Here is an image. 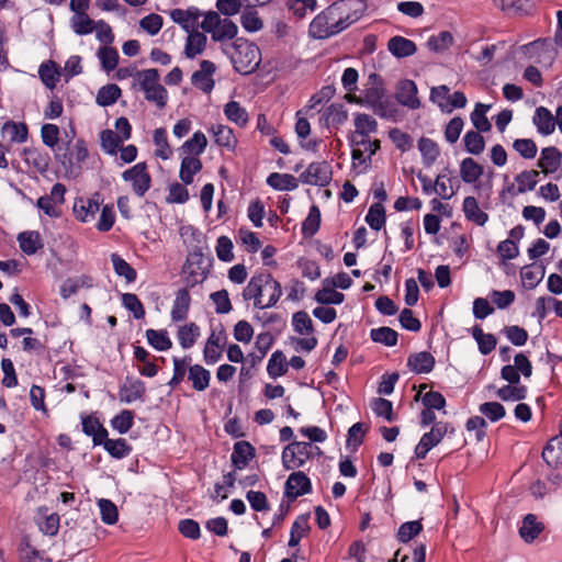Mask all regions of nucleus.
Instances as JSON below:
<instances>
[{
  "label": "nucleus",
  "instance_id": "473e14b6",
  "mask_svg": "<svg viewBox=\"0 0 562 562\" xmlns=\"http://www.w3.org/2000/svg\"><path fill=\"white\" fill-rule=\"evenodd\" d=\"M1 135L12 143L22 144L26 142L29 131L25 123L8 121L1 127Z\"/></svg>",
  "mask_w": 562,
  "mask_h": 562
},
{
  "label": "nucleus",
  "instance_id": "f8f14e48",
  "mask_svg": "<svg viewBox=\"0 0 562 562\" xmlns=\"http://www.w3.org/2000/svg\"><path fill=\"white\" fill-rule=\"evenodd\" d=\"M97 196H99L97 194ZM100 211V201L98 198L80 196L75 200L72 212L77 221L81 223H90L95 218Z\"/></svg>",
  "mask_w": 562,
  "mask_h": 562
},
{
  "label": "nucleus",
  "instance_id": "09e8293b",
  "mask_svg": "<svg viewBox=\"0 0 562 562\" xmlns=\"http://www.w3.org/2000/svg\"><path fill=\"white\" fill-rule=\"evenodd\" d=\"M418 149L422 154L423 164L426 167L432 166L440 153L438 145L432 139L426 137H422L418 140Z\"/></svg>",
  "mask_w": 562,
  "mask_h": 562
},
{
  "label": "nucleus",
  "instance_id": "b1692460",
  "mask_svg": "<svg viewBox=\"0 0 562 562\" xmlns=\"http://www.w3.org/2000/svg\"><path fill=\"white\" fill-rule=\"evenodd\" d=\"M396 98L401 104L409 109H417L420 105L417 98V87L412 80H403L400 82Z\"/></svg>",
  "mask_w": 562,
  "mask_h": 562
},
{
  "label": "nucleus",
  "instance_id": "5fc2aeb1",
  "mask_svg": "<svg viewBox=\"0 0 562 562\" xmlns=\"http://www.w3.org/2000/svg\"><path fill=\"white\" fill-rule=\"evenodd\" d=\"M95 23L88 13L72 14L70 19L71 30L77 35H88L94 31Z\"/></svg>",
  "mask_w": 562,
  "mask_h": 562
},
{
  "label": "nucleus",
  "instance_id": "0eeeda50",
  "mask_svg": "<svg viewBox=\"0 0 562 562\" xmlns=\"http://www.w3.org/2000/svg\"><path fill=\"white\" fill-rule=\"evenodd\" d=\"M310 442L294 441L282 451V465L286 470H295L304 465L311 457Z\"/></svg>",
  "mask_w": 562,
  "mask_h": 562
},
{
  "label": "nucleus",
  "instance_id": "393cba45",
  "mask_svg": "<svg viewBox=\"0 0 562 562\" xmlns=\"http://www.w3.org/2000/svg\"><path fill=\"white\" fill-rule=\"evenodd\" d=\"M532 122L539 134L543 136L551 135L555 130V120L552 113L544 106H539L535 111Z\"/></svg>",
  "mask_w": 562,
  "mask_h": 562
},
{
  "label": "nucleus",
  "instance_id": "bb28decb",
  "mask_svg": "<svg viewBox=\"0 0 562 562\" xmlns=\"http://www.w3.org/2000/svg\"><path fill=\"white\" fill-rule=\"evenodd\" d=\"M207 44V37L203 32L195 31L188 33L186 45H184V55L189 59H193L196 56L201 55Z\"/></svg>",
  "mask_w": 562,
  "mask_h": 562
},
{
  "label": "nucleus",
  "instance_id": "a878e982",
  "mask_svg": "<svg viewBox=\"0 0 562 562\" xmlns=\"http://www.w3.org/2000/svg\"><path fill=\"white\" fill-rule=\"evenodd\" d=\"M284 7L293 19L302 21L317 9V0H285Z\"/></svg>",
  "mask_w": 562,
  "mask_h": 562
},
{
  "label": "nucleus",
  "instance_id": "f704fd0d",
  "mask_svg": "<svg viewBox=\"0 0 562 562\" xmlns=\"http://www.w3.org/2000/svg\"><path fill=\"white\" fill-rule=\"evenodd\" d=\"M322 119L327 127H338L347 121L348 112L342 104L333 103L324 110Z\"/></svg>",
  "mask_w": 562,
  "mask_h": 562
},
{
  "label": "nucleus",
  "instance_id": "69168bd1",
  "mask_svg": "<svg viewBox=\"0 0 562 562\" xmlns=\"http://www.w3.org/2000/svg\"><path fill=\"white\" fill-rule=\"evenodd\" d=\"M452 35L447 31H442L437 35L430 36L427 41V46L435 53H442L447 50L452 45Z\"/></svg>",
  "mask_w": 562,
  "mask_h": 562
},
{
  "label": "nucleus",
  "instance_id": "2eb2a0df",
  "mask_svg": "<svg viewBox=\"0 0 562 562\" xmlns=\"http://www.w3.org/2000/svg\"><path fill=\"white\" fill-rule=\"evenodd\" d=\"M225 340L226 336L223 330L211 333L203 350L206 364H215L222 358Z\"/></svg>",
  "mask_w": 562,
  "mask_h": 562
},
{
  "label": "nucleus",
  "instance_id": "bf43d9fd",
  "mask_svg": "<svg viewBox=\"0 0 562 562\" xmlns=\"http://www.w3.org/2000/svg\"><path fill=\"white\" fill-rule=\"evenodd\" d=\"M539 171L525 170L516 176L517 193H525L531 191L538 183Z\"/></svg>",
  "mask_w": 562,
  "mask_h": 562
},
{
  "label": "nucleus",
  "instance_id": "cd10ccee",
  "mask_svg": "<svg viewBox=\"0 0 562 562\" xmlns=\"http://www.w3.org/2000/svg\"><path fill=\"white\" fill-rule=\"evenodd\" d=\"M207 146V138L201 131L193 133L179 148V155L199 157Z\"/></svg>",
  "mask_w": 562,
  "mask_h": 562
},
{
  "label": "nucleus",
  "instance_id": "20e7f679",
  "mask_svg": "<svg viewBox=\"0 0 562 562\" xmlns=\"http://www.w3.org/2000/svg\"><path fill=\"white\" fill-rule=\"evenodd\" d=\"M133 86L143 91L145 99L162 109L168 102V92L160 83L159 71L155 68L137 70L134 75Z\"/></svg>",
  "mask_w": 562,
  "mask_h": 562
},
{
  "label": "nucleus",
  "instance_id": "7ed1b4c3",
  "mask_svg": "<svg viewBox=\"0 0 562 562\" xmlns=\"http://www.w3.org/2000/svg\"><path fill=\"white\" fill-rule=\"evenodd\" d=\"M355 130L349 140L351 146H363L372 156L380 148V140L375 137L378 134V122L370 114L356 113L353 116Z\"/></svg>",
  "mask_w": 562,
  "mask_h": 562
},
{
  "label": "nucleus",
  "instance_id": "ddd939ff",
  "mask_svg": "<svg viewBox=\"0 0 562 562\" xmlns=\"http://www.w3.org/2000/svg\"><path fill=\"white\" fill-rule=\"evenodd\" d=\"M216 71V66L210 60H202L200 69L194 71L191 77L192 85L205 93H210L215 85L213 75Z\"/></svg>",
  "mask_w": 562,
  "mask_h": 562
},
{
  "label": "nucleus",
  "instance_id": "a18cd8bd",
  "mask_svg": "<svg viewBox=\"0 0 562 562\" xmlns=\"http://www.w3.org/2000/svg\"><path fill=\"white\" fill-rule=\"evenodd\" d=\"M153 140L155 144V156L168 160L172 156V148L168 143L167 132L165 128L159 127L154 131Z\"/></svg>",
  "mask_w": 562,
  "mask_h": 562
},
{
  "label": "nucleus",
  "instance_id": "864d4df0",
  "mask_svg": "<svg viewBox=\"0 0 562 562\" xmlns=\"http://www.w3.org/2000/svg\"><path fill=\"white\" fill-rule=\"evenodd\" d=\"M111 262L113 265L115 273L120 277H123L126 280V282L131 283L136 280V270L121 256H119L117 254H112Z\"/></svg>",
  "mask_w": 562,
  "mask_h": 562
},
{
  "label": "nucleus",
  "instance_id": "4c0bfd02",
  "mask_svg": "<svg viewBox=\"0 0 562 562\" xmlns=\"http://www.w3.org/2000/svg\"><path fill=\"white\" fill-rule=\"evenodd\" d=\"M267 183L274 190L293 191L297 188V179L290 173L272 172L267 178Z\"/></svg>",
  "mask_w": 562,
  "mask_h": 562
},
{
  "label": "nucleus",
  "instance_id": "dca6fc26",
  "mask_svg": "<svg viewBox=\"0 0 562 562\" xmlns=\"http://www.w3.org/2000/svg\"><path fill=\"white\" fill-rule=\"evenodd\" d=\"M209 132L217 146L225 148L231 153L235 151L238 140L234 131L229 126L224 124H214L210 127Z\"/></svg>",
  "mask_w": 562,
  "mask_h": 562
},
{
  "label": "nucleus",
  "instance_id": "ea45409f",
  "mask_svg": "<svg viewBox=\"0 0 562 562\" xmlns=\"http://www.w3.org/2000/svg\"><path fill=\"white\" fill-rule=\"evenodd\" d=\"M491 105L484 103H476L474 110L470 114L471 122L475 127V131L481 133L490 132L492 128V124L488 121L486 113L488 112Z\"/></svg>",
  "mask_w": 562,
  "mask_h": 562
},
{
  "label": "nucleus",
  "instance_id": "39448f33",
  "mask_svg": "<svg viewBox=\"0 0 562 562\" xmlns=\"http://www.w3.org/2000/svg\"><path fill=\"white\" fill-rule=\"evenodd\" d=\"M347 26L334 4L319 12L310 23L308 35L315 40H325L346 30Z\"/></svg>",
  "mask_w": 562,
  "mask_h": 562
},
{
  "label": "nucleus",
  "instance_id": "f3484780",
  "mask_svg": "<svg viewBox=\"0 0 562 562\" xmlns=\"http://www.w3.org/2000/svg\"><path fill=\"white\" fill-rule=\"evenodd\" d=\"M462 212L467 221L484 226L488 221V214L480 206L475 196L469 195L463 199Z\"/></svg>",
  "mask_w": 562,
  "mask_h": 562
},
{
  "label": "nucleus",
  "instance_id": "f03ea898",
  "mask_svg": "<svg viewBox=\"0 0 562 562\" xmlns=\"http://www.w3.org/2000/svg\"><path fill=\"white\" fill-rule=\"evenodd\" d=\"M222 49L239 74H251L261 63L259 47L245 38H236L232 44L223 45Z\"/></svg>",
  "mask_w": 562,
  "mask_h": 562
},
{
  "label": "nucleus",
  "instance_id": "052dcab7",
  "mask_svg": "<svg viewBox=\"0 0 562 562\" xmlns=\"http://www.w3.org/2000/svg\"><path fill=\"white\" fill-rule=\"evenodd\" d=\"M367 224L374 231H380L385 224V210L381 203L370 206L366 215Z\"/></svg>",
  "mask_w": 562,
  "mask_h": 562
},
{
  "label": "nucleus",
  "instance_id": "6ab92c4d",
  "mask_svg": "<svg viewBox=\"0 0 562 562\" xmlns=\"http://www.w3.org/2000/svg\"><path fill=\"white\" fill-rule=\"evenodd\" d=\"M562 161V154L559 148L554 146L546 147L541 150L540 158L538 160V167L544 175L555 172Z\"/></svg>",
  "mask_w": 562,
  "mask_h": 562
},
{
  "label": "nucleus",
  "instance_id": "423d86ee",
  "mask_svg": "<svg viewBox=\"0 0 562 562\" xmlns=\"http://www.w3.org/2000/svg\"><path fill=\"white\" fill-rule=\"evenodd\" d=\"M200 26L214 42L220 43L234 40L238 33V27L232 20L222 19L215 11L205 12Z\"/></svg>",
  "mask_w": 562,
  "mask_h": 562
},
{
  "label": "nucleus",
  "instance_id": "aec40b11",
  "mask_svg": "<svg viewBox=\"0 0 562 562\" xmlns=\"http://www.w3.org/2000/svg\"><path fill=\"white\" fill-rule=\"evenodd\" d=\"M191 305V296L187 289H180L176 293L175 301L172 303L170 317L175 323L184 321L188 317Z\"/></svg>",
  "mask_w": 562,
  "mask_h": 562
},
{
  "label": "nucleus",
  "instance_id": "e433bc0d",
  "mask_svg": "<svg viewBox=\"0 0 562 562\" xmlns=\"http://www.w3.org/2000/svg\"><path fill=\"white\" fill-rule=\"evenodd\" d=\"M223 112L229 122L239 127H245L248 124V112L237 101L227 102L224 105Z\"/></svg>",
  "mask_w": 562,
  "mask_h": 562
},
{
  "label": "nucleus",
  "instance_id": "8fccbe9b",
  "mask_svg": "<svg viewBox=\"0 0 562 562\" xmlns=\"http://www.w3.org/2000/svg\"><path fill=\"white\" fill-rule=\"evenodd\" d=\"M498 398L505 402L521 401L527 395V387L522 384H507L499 387L496 392Z\"/></svg>",
  "mask_w": 562,
  "mask_h": 562
},
{
  "label": "nucleus",
  "instance_id": "c85d7f7f",
  "mask_svg": "<svg viewBox=\"0 0 562 562\" xmlns=\"http://www.w3.org/2000/svg\"><path fill=\"white\" fill-rule=\"evenodd\" d=\"M82 431L92 437L94 446H100L108 437V430L102 426L98 418L93 416L82 417Z\"/></svg>",
  "mask_w": 562,
  "mask_h": 562
},
{
  "label": "nucleus",
  "instance_id": "13d9d810",
  "mask_svg": "<svg viewBox=\"0 0 562 562\" xmlns=\"http://www.w3.org/2000/svg\"><path fill=\"white\" fill-rule=\"evenodd\" d=\"M121 97V89L114 83H110L100 88L97 94V103L101 106L114 104Z\"/></svg>",
  "mask_w": 562,
  "mask_h": 562
},
{
  "label": "nucleus",
  "instance_id": "c03bdc74",
  "mask_svg": "<svg viewBox=\"0 0 562 562\" xmlns=\"http://www.w3.org/2000/svg\"><path fill=\"white\" fill-rule=\"evenodd\" d=\"M146 339L148 344L158 351H166L172 347V341L165 329H147Z\"/></svg>",
  "mask_w": 562,
  "mask_h": 562
},
{
  "label": "nucleus",
  "instance_id": "4be33fe9",
  "mask_svg": "<svg viewBox=\"0 0 562 562\" xmlns=\"http://www.w3.org/2000/svg\"><path fill=\"white\" fill-rule=\"evenodd\" d=\"M20 249L27 256L35 255L44 247L42 235L37 231H25L16 237Z\"/></svg>",
  "mask_w": 562,
  "mask_h": 562
},
{
  "label": "nucleus",
  "instance_id": "6e6d98bb",
  "mask_svg": "<svg viewBox=\"0 0 562 562\" xmlns=\"http://www.w3.org/2000/svg\"><path fill=\"white\" fill-rule=\"evenodd\" d=\"M370 337L374 342H379L387 347H393L397 344L398 335L391 327L383 326L371 329Z\"/></svg>",
  "mask_w": 562,
  "mask_h": 562
},
{
  "label": "nucleus",
  "instance_id": "6e6552de",
  "mask_svg": "<svg viewBox=\"0 0 562 562\" xmlns=\"http://www.w3.org/2000/svg\"><path fill=\"white\" fill-rule=\"evenodd\" d=\"M124 181L132 184L134 193L144 196L151 184V177L147 171L146 162H138L122 173Z\"/></svg>",
  "mask_w": 562,
  "mask_h": 562
},
{
  "label": "nucleus",
  "instance_id": "a19ab883",
  "mask_svg": "<svg viewBox=\"0 0 562 562\" xmlns=\"http://www.w3.org/2000/svg\"><path fill=\"white\" fill-rule=\"evenodd\" d=\"M435 359L427 351L418 352L408 358V367L416 373H428L434 369Z\"/></svg>",
  "mask_w": 562,
  "mask_h": 562
},
{
  "label": "nucleus",
  "instance_id": "c756f323",
  "mask_svg": "<svg viewBox=\"0 0 562 562\" xmlns=\"http://www.w3.org/2000/svg\"><path fill=\"white\" fill-rule=\"evenodd\" d=\"M181 157V166H180V179L183 184L188 186L193 182V178L196 173H199L202 169V161L199 157L194 156H184Z\"/></svg>",
  "mask_w": 562,
  "mask_h": 562
},
{
  "label": "nucleus",
  "instance_id": "c9c22d12",
  "mask_svg": "<svg viewBox=\"0 0 562 562\" xmlns=\"http://www.w3.org/2000/svg\"><path fill=\"white\" fill-rule=\"evenodd\" d=\"M188 380L195 391L202 392L210 385L211 372L201 364H193L188 369Z\"/></svg>",
  "mask_w": 562,
  "mask_h": 562
},
{
  "label": "nucleus",
  "instance_id": "2f4dec72",
  "mask_svg": "<svg viewBox=\"0 0 562 562\" xmlns=\"http://www.w3.org/2000/svg\"><path fill=\"white\" fill-rule=\"evenodd\" d=\"M387 49L397 58H405L416 53L415 43L403 36H394L387 42Z\"/></svg>",
  "mask_w": 562,
  "mask_h": 562
},
{
  "label": "nucleus",
  "instance_id": "4d7b16f0",
  "mask_svg": "<svg viewBox=\"0 0 562 562\" xmlns=\"http://www.w3.org/2000/svg\"><path fill=\"white\" fill-rule=\"evenodd\" d=\"M100 143L106 154L114 156L117 154L123 139L114 131L104 130L100 134Z\"/></svg>",
  "mask_w": 562,
  "mask_h": 562
},
{
  "label": "nucleus",
  "instance_id": "37998d69",
  "mask_svg": "<svg viewBox=\"0 0 562 562\" xmlns=\"http://www.w3.org/2000/svg\"><path fill=\"white\" fill-rule=\"evenodd\" d=\"M120 400L123 403H133L145 394L144 383L139 380L131 381L120 389Z\"/></svg>",
  "mask_w": 562,
  "mask_h": 562
},
{
  "label": "nucleus",
  "instance_id": "de8ad7c7",
  "mask_svg": "<svg viewBox=\"0 0 562 562\" xmlns=\"http://www.w3.org/2000/svg\"><path fill=\"white\" fill-rule=\"evenodd\" d=\"M101 445L104 447L108 453L115 459H123L127 457L132 451V447L127 443V441L124 438H105Z\"/></svg>",
  "mask_w": 562,
  "mask_h": 562
},
{
  "label": "nucleus",
  "instance_id": "9d476101",
  "mask_svg": "<svg viewBox=\"0 0 562 562\" xmlns=\"http://www.w3.org/2000/svg\"><path fill=\"white\" fill-rule=\"evenodd\" d=\"M170 19L177 23L183 31L188 33L195 32L199 19L204 18L196 7H189L187 9H173L169 13Z\"/></svg>",
  "mask_w": 562,
  "mask_h": 562
},
{
  "label": "nucleus",
  "instance_id": "e2e57ef3",
  "mask_svg": "<svg viewBox=\"0 0 562 562\" xmlns=\"http://www.w3.org/2000/svg\"><path fill=\"white\" fill-rule=\"evenodd\" d=\"M98 58L100 59L102 68L110 72L117 67L119 53L115 48L103 46L98 50Z\"/></svg>",
  "mask_w": 562,
  "mask_h": 562
},
{
  "label": "nucleus",
  "instance_id": "603ef678",
  "mask_svg": "<svg viewBox=\"0 0 562 562\" xmlns=\"http://www.w3.org/2000/svg\"><path fill=\"white\" fill-rule=\"evenodd\" d=\"M520 277L524 286H526L527 289H533L540 283V281L544 277V267L526 266L522 268Z\"/></svg>",
  "mask_w": 562,
  "mask_h": 562
},
{
  "label": "nucleus",
  "instance_id": "1a4fd4ad",
  "mask_svg": "<svg viewBox=\"0 0 562 562\" xmlns=\"http://www.w3.org/2000/svg\"><path fill=\"white\" fill-rule=\"evenodd\" d=\"M331 167L326 161H315L300 175V180L310 186L325 187L331 180Z\"/></svg>",
  "mask_w": 562,
  "mask_h": 562
},
{
  "label": "nucleus",
  "instance_id": "4468645a",
  "mask_svg": "<svg viewBox=\"0 0 562 562\" xmlns=\"http://www.w3.org/2000/svg\"><path fill=\"white\" fill-rule=\"evenodd\" d=\"M312 491L311 480L304 472H293L285 482V496L296 499L299 496L308 494Z\"/></svg>",
  "mask_w": 562,
  "mask_h": 562
},
{
  "label": "nucleus",
  "instance_id": "72a5a7b5",
  "mask_svg": "<svg viewBox=\"0 0 562 562\" xmlns=\"http://www.w3.org/2000/svg\"><path fill=\"white\" fill-rule=\"evenodd\" d=\"M544 462L552 468L562 465V438H551L542 451Z\"/></svg>",
  "mask_w": 562,
  "mask_h": 562
},
{
  "label": "nucleus",
  "instance_id": "9b49d317",
  "mask_svg": "<svg viewBox=\"0 0 562 562\" xmlns=\"http://www.w3.org/2000/svg\"><path fill=\"white\" fill-rule=\"evenodd\" d=\"M333 4L341 15L347 27L357 22L367 9L363 0H340Z\"/></svg>",
  "mask_w": 562,
  "mask_h": 562
},
{
  "label": "nucleus",
  "instance_id": "58836bf2",
  "mask_svg": "<svg viewBox=\"0 0 562 562\" xmlns=\"http://www.w3.org/2000/svg\"><path fill=\"white\" fill-rule=\"evenodd\" d=\"M200 334V327L195 323H189L178 328L177 339L183 349H189L196 342Z\"/></svg>",
  "mask_w": 562,
  "mask_h": 562
},
{
  "label": "nucleus",
  "instance_id": "774afa93",
  "mask_svg": "<svg viewBox=\"0 0 562 562\" xmlns=\"http://www.w3.org/2000/svg\"><path fill=\"white\" fill-rule=\"evenodd\" d=\"M134 424V414L132 411L124 409L111 420V426L119 434H126Z\"/></svg>",
  "mask_w": 562,
  "mask_h": 562
},
{
  "label": "nucleus",
  "instance_id": "5701e85b",
  "mask_svg": "<svg viewBox=\"0 0 562 562\" xmlns=\"http://www.w3.org/2000/svg\"><path fill=\"white\" fill-rule=\"evenodd\" d=\"M461 180L467 184H475L484 173V167L471 157L461 160L459 166Z\"/></svg>",
  "mask_w": 562,
  "mask_h": 562
},
{
  "label": "nucleus",
  "instance_id": "a211bd4d",
  "mask_svg": "<svg viewBox=\"0 0 562 562\" xmlns=\"http://www.w3.org/2000/svg\"><path fill=\"white\" fill-rule=\"evenodd\" d=\"M87 157H88V149H87L85 140L77 139L67 149V153L64 154L60 161L67 169H72L75 167H79L80 164L87 159Z\"/></svg>",
  "mask_w": 562,
  "mask_h": 562
},
{
  "label": "nucleus",
  "instance_id": "338daca9",
  "mask_svg": "<svg viewBox=\"0 0 562 562\" xmlns=\"http://www.w3.org/2000/svg\"><path fill=\"white\" fill-rule=\"evenodd\" d=\"M345 295L333 288H323L315 294V301L322 305L341 304Z\"/></svg>",
  "mask_w": 562,
  "mask_h": 562
},
{
  "label": "nucleus",
  "instance_id": "680f3d73",
  "mask_svg": "<svg viewBox=\"0 0 562 562\" xmlns=\"http://www.w3.org/2000/svg\"><path fill=\"white\" fill-rule=\"evenodd\" d=\"M479 412L492 423L505 417V407L498 402H485L479 406Z\"/></svg>",
  "mask_w": 562,
  "mask_h": 562
},
{
  "label": "nucleus",
  "instance_id": "49530a36",
  "mask_svg": "<svg viewBox=\"0 0 562 562\" xmlns=\"http://www.w3.org/2000/svg\"><path fill=\"white\" fill-rule=\"evenodd\" d=\"M472 337L476 341L480 352L484 356L491 353L496 347L497 340L495 336L485 334L477 325L472 328Z\"/></svg>",
  "mask_w": 562,
  "mask_h": 562
},
{
  "label": "nucleus",
  "instance_id": "7c9ffc66",
  "mask_svg": "<svg viewBox=\"0 0 562 562\" xmlns=\"http://www.w3.org/2000/svg\"><path fill=\"white\" fill-rule=\"evenodd\" d=\"M254 457L255 449L249 442L238 441L234 445L231 458L236 469L241 470L246 468Z\"/></svg>",
  "mask_w": 562,
  "mask_h": 562
},
{
  "label": "nucleus",
  "instance_id": "79ce46f5",
  "mask_svg": "<svg viewBox=\"0 0 562 562\" xmlns=\"http://www.w3.org/2000/svg\"><path fill=\"white\" fill-rule=\"evenodd\" d=\"M449 431H453V428H451L448 423L438 422L435 423L431 429L428 432H425L420 439L432 449Z\"/></svg>",
  "mask_w": 562,
  "mask_h": 562
},
{
  "label": "nucleus",
  "instance_id": "3c124183",
  "mask_svg": "<svg viewBox=\"0 0 562 562\" xmlns=\"http://www.w3.org/2000/svg\"><path fill=\"white\" fill-rule=\"evenodd\" d=\"M463 144L467 153L477 156L484 151L485 139L477 131H468L463 136Z\"/></svg>",
  "mask_w": 562,
  "mask_h": 562
},
{
  "label": "nucleus",
  "instance_id": "412c9836",
  "mask_svg": "<svg viewBox=\"0 0 562 562\" xmlns=\"http://www.w3.org/2000/svg\"><path fill=\"white\" fill-rule=\"evenodd\" d=\"M544 530V525L533 514L524 517L519 527V535L526 543H532Z\"/></svg>",
  "mask_w": 562,
  "mask_h": 562
},
{
  "label": "nucleus",
  "instance_id": "f257e3e1",
  "mask_svg": "<svg viewBox=\"0 0 562 562\" xmlns=\"http://www.w3.org/2000/svg\"><path fill=\"white\" fill-rule=\"evenodd\" d=\"M281 294V284L270 273L251 277L243 290V299L252 301L254 306L259 310L274 306Z\"/></svg>",
  "mask_w": 562,
  "mask_h": 562
},
{
  "label": "nucleus",
  "instance_id": "0e129e2a",
  "mask_svg": "<svg viewBox=\"0 0 562 562\" xmlns=\"http://www.w3.org/2000/svg\"><path fill=\"white\" fill-rule=\"evenodd\" d=\"M321 225V212L316 205L310 209L307 217L302 224V233L306 237H312L317 233Z\"/></svg>",
  "mask_w": 562,
  "mask_h": 562
}]
</instances>
